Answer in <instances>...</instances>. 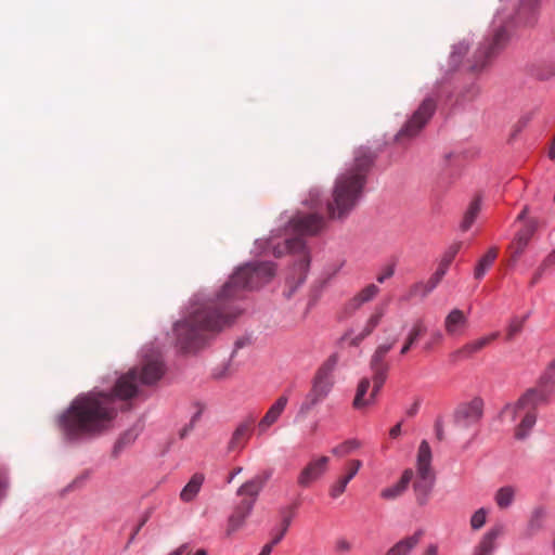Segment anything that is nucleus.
Wrapping results in <instances>:
<instances>
[{"instance_id":"f257e3e1","label":"nucleus","mask_w":555,"mask_h":555,"mask_svg":"<svg viewBox=\"0 0 555 555\" xmlns=\"http://www.w3.org/2000/svg\"><path fill=\"white\" fill-rule=\"evenodd\" d=\"M140 366L120 375L112 392L92 390L77 396L57 418V425L68 441L101 434L111 427L118 412L117 400L137 396L139 385H154L164 375V362L158 353L144 354Z\"/></svg>"},{"instance_id":"f03ea898","label":"nucleus","mask_w":555,"mask_h":555,"mask_svg":"<svg viewBox=\"0 0 555 555\" xmlns=\"http://www.w3.org/2000/svg\"><path fill=\"white\" fill-rule=\"evenodd\" d=\"M275 273L272 261H255L238 267L214 298L194 296L184 320L175 324L177 343L184 351H195L204 343V332H219L230 325L241 313L232 300L245 291H251L268 283Z\"/></svg>"},{"instance_id":"7ed1b4c3","label":"nucleus","mask_w":555,"mask_h":555,"mask_svg":"<svg viewBox=\"0 0 555 555\" xmlns=\"http://www.w3.org/2000/svg\"><path fill=\"white\" fill-rule=\"evenodd\" d=\"M375 157L367 146H360L352 160L336 177L332 201L327 203L332 219L346 218L361 202Z\"/></svg>"},{"instance_id":"20e7f679","label":"nucleus","mask_w":555,"mask_h":555,"mask_svg":"<svg viewBox=\"0 0 555 555\" xmlns=\"http://www.w3.org/2000/svg\"><path fill=\"white\" fill-rule=\"evenodd\" d=\"M324 227V218L318 214H297L295 215L287 224V231L294 233L296 236L286 238L283 246H272V254L275 257H281L284 254H297L299 260L295 264V269L298 270L299 274L302 275L299 279V283H302L306 279V274L310 266V257L307 250L306 243L302 238L304 235H314L319 233Z\"/></svg>"},{"instance_id":"39448f33","label":"nucleus","mask_w":555,"mask_h":555,"mask_svg":"<svg viewBox=\"0 0 555 555\" xmlns=\"http://www.w3.org/2000/svg\"><path fill=\"white\" fill-rule=\"evenodd\" d=\"M339 357L337 353H332L317 370L311 389L306 395L299 412L301 414L308 413L315 405L324 401L331 393L335 384V370L338 365Z\"/></svg>"},{"instance_id":"423d86ee","label":"nucleus","mask_w":555,"mask_h":555,"mask_svg":"<svg viewBox=\"0 0 555 555\" xmlns=\"http://www.w3.org/2000/svg\"><path fill=\"white\" fill-rule=\"evenodd\" d=\"M534 391H526L516 402L506 404L501 416L509 422L520 418L515 429V438L526 439L537 422V408L541 404L534 401Z\"/></svg>"},{"instance_id":"0eeeda50","label":"nucleus","mask_w":555,"mask_h":555,"mask_svg":"<svg viewBox=\"0 0 555 555\" xmlns=\"http://www.w3.org/2000/svg\"><path fill=\"white\" fill-rule=\"evenodd\" d=\"M498 18L499 16L493 22L494 29L492 35L479 44L469 60V69L474 73H479L487 68L508 43L509 34L503 21H498Z\"/></svg>"},{"instance_id":"6e6552de","label":"nucleus","mask_w":555,"mask_h":555,"mask_svg":"<svg viewBox=\"0 0 555 555\" xmlns=\"http://www.w3.org/2000/svg\"><path fill=\"white\" fill-rule=\"evenodd\" d=\"M431 449L426 440L418 447L416 459V478L413 483L416 501L425 505L429 499L435 485V473L431 469Z\"/></svg>"},{"instance_id":"1a4fd4ad","label":"nucleus","mask_w":555,"mask_h":555,"mask_svg":"<svg viewBox=\"0 0 555 555\" xmlns=\"http://www.w3.org/2000/svg\"><path fill=\"white\" fill-rule=\"evenodd\" d=\"M436 101L433 98H426L420 104L418 108L408 119L401 128L396 139L399 137H415L426 126L436 111Z\"/></svg>"},{"instance_id":"9d476101","label":"nucleus","mask_w":555,"mask_h":555,"mask_svg":"<svg viewBox=\"0 0 555 555\" xmlns=\"http://www.w3.org/2000/svg\"><path fill=\"white\" fill-rule=\"evenodd\" d=\"M395 344L396 338L391 339L386 344H380L379 346H377L371 358L370 367L373 372L372 382L375 384V392L380 391L382 387L384 386L387 379L389 365L388 363L385 362V358L388 354V352L392 349Z\"/></svg>"},{"instance_id":"9b49d317","label":"nucleus","mask_w":555,"mask_h":555,"mask_svg":"<svg viewBox=\"0 0 555 555\" xmlns=\"http://www.w3.org/2000/svg\"><path fill=\"white\" fill-rule=\"evenodd\" d=\"M328 464L330 457L325 455L311 459L298 474V486L301 488L311 487L327 472Z\"/></svg>"},{"instance_id":"f8f14e48","label":"nucleus","mask_w":555,"mask_h":555,"mask_svg":"<svg viewBox=\"0 0 555 555\" xmlns=\"http://www.w3.org/2000/svg\"><path fill=\"white\" fill-rule=\"evenodd\" d=\"M540 14V0H519L513 16L517 26L532 27L538 22Z\"/></svg>"},{"instance_id":"ddd939ff","label":"nucleus","mask_w":555,"mask_h":555,"mask_svg":"<svg viewBox=\"0 0 555 555\" xmlns=\"http://www.w3.org/2000/svg\"><path fill=\"white\" fill-rule=\"evenodd\" d=\"M483 402L479 398L460 406L455 413V421L462 427L476 424L482 416Z\"/></svg>"},{"instance_id":"4468645a","label":"nucleus","mask_w":555,"mask_h":555,"mask_svg":"<svg viewBox=\"0 0 555 555\" xmlns=\"http://www.w3.org/2000/svg\"><path fill=\"white\" fill-rule=\"evenodd\" d=\"M289 393L291 389H286L284 393L281 395L270 406L266 415L258 423L259 434L266 433L274 423L278 422L288 403Z\"/></svg>"},{"instance_id":"2eb2a0df","label":"nucleus","mask_w":555,"mask_h":555,"mask_svg":"<svg viewBox=\"0 0 555 555\" xmlns=\"http://www.w3.org/2000/svg\"><path fill=\"white\" fill-rule=\"evenodd\" d=\"M468 317L459 308L452 309L444 318L443 326L451 337L463 336L468 327Z\"/></svg>"},{"instance_id":"dca6fc26","label":"nucleus","mask_w":555,"mask_h":555,"mask_svg":"<svg viewBox=\"0 0 555 555\" xmlns=\"http://www.w3.org/2000/svg\"><path fill=\"white\" fill-rule=\"evenodd\" d=\"M537 222L533 219H528L525 221L522 228L518 230L514 241L511 244L513 260H517L521 256L531 237L533 236Z\"/></svg>"},{"instance_id":"f3484780","label":"nucleus","mask_w":555,"mask_h":555,"mask_svg":"<svg viewBox=\"0 0 555 555\" xmlns=\"http://www.w3.org/2000/svg\"><path fill=\"white\" fill-rule=\"evenodd\" d=\"M555 390V372L546 367L544 373L540 376L538 385L534 388H530L527 391H534V401L543 404L546 403L551 395Z\"/></svg>"},{"instance_id":"a211bd4d","label":"nucleus","mask_w":555,"mask_h":555,"mask_svg":"<svg viewBox=\"0 0 555 555\" xmlns=\"http://www.w3.org/2000/svg\"><path fill=\"white\" fill-rule=\"evenodd\" d=\"M254 423L255 417L250 415L237 425L228 444L229 452L240 451L244 448L250 437Z\"/></svg>"},{"instance_id":"6ab92c4d","label":"nucleus","mask_w":555,"mask_h":555,"mask_svg":"<svg viewBox=\"0 0 555 555\" xmlns=\"http://www.w3.org/2000/svg\"><path fill=\"white\" fill-rule=\"evenodd\" d=\"M499 335V332H493L486 336L470 340L454 351L453 357L461 360L472 358L475 353L481 351L485 347L495 340Z\"/></svg>"},{"instance_id":"aec40b11","label":"nucleus","mask_w":555,"mask_h":555,"mask_svg":"<svg viewBox=\"0 0 555 555\" xmlns=\"http://www.w3.org/2000/svg\"><path fill=\"white\" fill-rule=\"evenodd\" d=\"M504 526L495 525L491 527L481 538L474 550V555H493L496 548V540L503 533Z\"/></svg>"},{"instance_id":"412c9836","label":"nucleus","mask_w":555,"mask_h":555,"mask_svg":"<svg viewBox=\"0 0 555 555\" xmlns=\"http://www.w3.org/2000/svg\"><path fill=\"white\" fill-rule=\"evenodd\" d=\"M361 467H362V462L360 460H351L348 463V472L344 476H340L335 482L332 483L331 489H330V495L333 499L339 498L345 492L348 483L359 473Z\"/></svg>"},{"instance_id":"4be33fe9","label":"nucleus","mask_w":555,"mask_h":555,"mask_svg":"<svg viewBox=\"0 0 555 555\" xmlns=\"http://www.w3.org/2000/svg\"><path fill=\"white\" fill-rule=\"evenodd\" d=\"M370 386H371V380L366 377L362 378L359 382L358 387H357V392H356V396L353 399V406L356 409L369 406L376 402V398H377V395L379 393V391L375 392V384L373 383V388H372L370 395L366 396L367 391L370 389Z\"/></svg>"},{"instance_id":"5701e85b","label":"nucleus","mask_w":555,"mask_h":555,"mask_svg":"<svg viewBox=\"0 0 555 555\" xmlns=\"http://www.w3.org/2000/svg\"><path fill=\"white\" fill-rule=\"evenodd\" d=\"M448 268L442 266L441 263L438 264L437 270L435 273L428 279L427 282H418L413 285L411 293L413 295H420L422 297L427 296L429 293H431L440 283L442 278L447 274Z\"/></svg>"},{"instance_id":"b1692460","label":"nucleus","mask_w":555,"mask_h":555,"mask_svg":"<svg viewBox=\"0 0 555 555\" xmlns=\"http://www.w3.org/2000/svg\"><path fill=\"white\" fill-rule=\"evenodd\" d=\"M254 508V501H242L233 511L228 520V534L233 533L241 528L245 519Z\"/></svg>"},{"instance_id":"393cba45","label":"nucleus","mask_w":555,"mask_h":555,"mask_svg":"<svg viewBox=\"0 0 555 555\" xmlns=\"http://www.w3.org/2000/svg\"><path fill=\"white\" fill-rule=\"evenodd\" d=\"M413 477V470L410 468L405 469L397 483L389 486L380 491V498L387 501L399 498L408 489Z\"/></svg>"},{"instance_id":"a878e982","label":"nucleus","mask_w":555,"mask_h":555,"mask_svg":"<svg viewBox=\"0 0 555 555\" xmlns=\"http://www.w3.org/2000/svg\"><path fill=\"white\" fill-rule=\"evenodd\" d=\"M424 532L415 531L412 535L398 541L385 555H410L413 548L420 543Z\"/></svg>"},{"instance_id":"bb28decb","label":"nucleus","mask_w":555,"mask_h":555,"mask_svg":"<svg viewBox=\"0 0 555 555\" xmlns=\"http://www.w3.org/2000/svg\"><path fill=\"white\" fill-rule=\"evenodd\" d=\"M269 477H270V475H268L266 477L256 476V477L251 478L250 480L246 481L237 489V492H236L237 495L248 496V498H250L248 501L255 502L257 496L263 489Z\"/></svg>"},{"instance_id":"cd10ccee","label":"nucleus","mask_w":555,"mask_h":555,"mask_svg":"<svg viewBox=\"0 0 555 555\" xmlns=\"http://www.w3.org/2000/svg\"><path fill=\"white\" fill-rule=\"evenodd\" d=\"M379 293V287L375 284H369L357 293L348 302L347 307L349 310L354 311L362 305L373 300Z\"/></svg>"},{"instance_id":"c85d7f7f","label":"nucleus","mask_w":555,"mask_h":555,"mask_svg":"<svg viewBox=\"0 0 555 555\" xmlns=\"http://www.w3.org/2000/svg\"><path fill=\"white\" fill-rule=\"evenodd\" d=\"M205 481V475L203 473H195L189 482L183 487L180 492V499L183 502L193 501Z\"/></svg>"},{"instance_id":"c756f323","label":"nucleus","mask_w":555,"mask_h":555,"mask_svg":"<svg viewBox=\"0 0 555 555\" xmlns=\"http://www.w3.org/2000/svg\"><path fill=\"white\" fill-rule=\"evenodd\" d=\"M480 210H481V198L480 197H475L470 202L467 210L464 214L463 220H462V222L460 224V228H461L462 231L465 232V231L470 229V227L473 225V223L477 219Z\"/></svg>"},{"instance_id":"7c9ffc66","label":"nucleus","mask_w":555,"mask_h":555,"mask_svg":"<svg viewBox=\"0 0 555 555\" xmlns=\"http://www.w3.org/2000/svg\"><path fill=\"white\" fill-rule=\"evenodd\" d=\"M387 302H382L375 306L373 312L367 318L365 324L363 325V328L365 330L364 334H372L373 331L378 326L382 319L385 317L387 312Z\"/></svg>"},{"instance_id":"2f4dec72","label":"nucleus","mask_w":555,"mask_h":555,"mask_svg":"<svg viewBox=\"0 0 555 555\" xmlns=\"http://www.w3.org/2000/svg\"><path fill=\"white\" fill-rule=\"evenodd\" d=\"M498 253L495 248H490L477 262L474 271V276L477 280L482 279L487 271L491 268L496 259Z\"/></svg>"},{"instance_id":"473e14b6","label":"nucleus","mask_w":555,"mask_h":555,"mask_svg":"<svg viewBox=\"0 0 555 555\" xmlns=\"http://www.w3.org/2000/svg\"><path fill=\"white\" fill-rule=\"evenodd\" d=\"M365 330L362 327L360 331L350 328L340 337L341 345L358 347L370 334H364Z\"/></svg>"},{"instance_id":"72a5a7b5","label":"nucleus","mask_w":555,"mask_h":555,"mask_svg":"<svg viewBox=\"0 0 555 555\" xmlns=\"http://www.w3.org/2000/svg\"><path fill=\"white\" fill-rule=\"evenodd\" d=\"M362 446L361 441L358 440V439H348L339 444H337L336 447H334L332 449V453L336 456H346L350 453H352L353 451L360 449Z\"/></svg>"},{"instance_id":"f704fd0d","label":"nucleus","mask_w":555,"mask_h":555,"mask_svg":"<svg viewBox=\"0 0 555 555\" xmlns=\"http://www.w3.org/2000/svg\"><path fill=\"white\" fill-rule=\"evenodd\" d=\"M514 490L511 487H503L495 493V502L501 508H507L514 501Z\"/></svg>"},{"instance_id":"c9c22d12","label":"nucleus","mask_w":555,"mask_h":555,"mask_svg":"<svg viewBox=\"0 0 555 555\" xmlns=\"http://www.w3.org/2000/svg\"><path fill=\"white\" fill-rule=\"evenodd\" d=\"M461 248L462 242H453L451 245L448 246V248L443 253L439 263L449 269L451 262L454 260Z\"/></svg>"},{"instance_id":"e433bc0d","label":"nucleus","mask_w":555,"mask_h":555,"mask_svg":"<svg viewBox=\"0 0 555 555\" xmlns=\"http://www.w3.org/2000/svg\"><path fill=\"white\" fill-rule=\"evenodd\" d=\"M469 46L468 41L463 40L453 47L450 57L454 65H459L462 62L463 57L468 53Z\"/></svg>"},{"instance_id":"4c0bfd02","label":"nucleus","mask_w":555,"mask_h":555,"mask_svg":"<svg viewBox=\"0 0 555 555\" xmlns=\"http://www.w3.org/2000/svg\"><path fill=\"white\" fill-rule=\"evenodd\" d=\"M531 74L540 80L550 79L555 76V62H551L544 66H537L532 68Z\"/></svg>"},{"instance_id":"58836bf2","label":"nucleus","mask_w":555,"mask_h":555,"mask_svg":"<svg viewBox=\"0 0 555 555\" xmlns=\"http://www.w3.org/2000/svg\"><path fill=\"white\" fill-rule=\"evenodd\" d=\"M137 438V435L133 431H127L120 436V438L116 441L113 454L118 456L119 453L128 446H130Z\"/></svg>"},{"instance_id":"ea45409f","label":"nucleus","mask_w":555,"mask_h":555,"mask_svg":"<svg viewBox=\"0 0 555 555\" xmlns=\"http://www.w3.org/2000/svg\"><path fill=\"white\" fill-rule=\"evenodd\" d=\"M488 511L485 507L477 509L470 517V527L474 530L481 529L487 521Z\"/></svg>"},{"instance_id":"a19ab883","label":"nucleus","mask_w":555,"mask_h":555,"mask_svg":"<svg viewBox=\"0 0 555 555\" xmlns=\"http://www.w3.org/2000/svg\"><path fill=\"white\" fill-rule=\"evenodd\" d=\"M526 318L515 317L507 326V340H512L524 327Z\"/></svg>"},{"instance_id":"79ce46f5","label":"nucleus","mask_w":555,"mask_h":555,"mask_svg":"<svg viewBox=\"0 0 555 555\" xmlns=\"http://www.w3.org/2000/svg\"><path fill=\"white\" fill-rule=\"evenodd\" d=\"M425 332L426 326L424 325V322L422 320H417L412 325L406 338L410 339V344H415Z\"/></svg>"},{"instance_id":"37998d69","label":"nucleus","mask_w":555,"mask_h":555,"mask_svg":"<svg viewBox=\"0 0 555 555\" xmlns=\"http://www.w3.org/2000/svg\"><path fill=\"white\" fill-rule=\"evenodd\" d=\"M351 548L352 544L346 538H339L335 542V551L339 554L348 553Z\"/></svg>"},{"instance_id":"c03bdc74","label":"nucleus","mask_w":555,"mask_h":555,"mask_svg":"<svg viewBox=\"0 0 555 555\" xmlns=\"http://www.w3.org/2000/svg\"><path fill=\"white\" fill-rule=\"evenodd\" d=\"M396 266L393 263L387 264L382 273H379L376 278L378 283H384L387 279L391 278L395 274Z\"/></svg>"},{"instance_id":"a18cd8bd","label":"nucleus","mask_w":555,"mask_h":555,"mask_svg":"<svg viewBox=\"0 0 555 555\" xmlns=\"http://www.w3.org/2000/svg\"><path fill=\"white\" fill-rule=\"evenodd\" d=\"M8 486H9V482H8L7 474L3 469L0 468V496H3L5 494Z\"/></svg>"},{"instance_id":"49530a36","label":"nucleus","mask_w":555,"mask_h":555,"mask_svg":"<svg viewBox=\"0 0 555 555\" xmlns=\"http://www.w3.org/2000/svg\"><path fill=\"white\" fill-rule=\"evenodd\" d=\"M529 120H530L529 116H522L515 125L516 129L513 134L516 135L518 133V131L520 130V128H524L528 125Z\"/></svg>"},{"instance_id":"de8ad7c7","label":"nucleus","mask_w":555,"mask_h":555,"mask_svg":"<svg viewBox=\"0 0 555 555\" xmlns=\"http://www.w3.org/2000/svg\"><path fill=\"white\" fill-rule=\"evenodd\" d=\"M435 430H436V436L439 440H442L443 439V425H442V422L440 420H437L436 423H435Z\"/></svg>"},{"instance_id":"09e8293b","label":"nucleus","mask_w":555,"mask_h":555,"mask_svg":"<svg viewBox=\"0 0 555 555\" xmlns=\"http://www.w3.org/2000/svg\"><path fill=\"white\" fill-rule=\"evenodd\" d=\"M309 202L312 206L317 207L318 205V201H319V197H320V192L318 190H311L310 193H309Z\"/></svg>"},{"instance_id":"8fccbe9b","label":"nucleus","mask_w":555,"mask_h":555,"mask_svg":"<svg viewBox=\"0 0 555 555\" xmlns=\"http://www.w3.org/2000/svg\"><path fill=\"white\" fill-rule=\"evenodd\" d=\"M400 434H401V423H398L390 429L389 435L391 438H397Z\"/></svg>"},{"instance_id":"3c124183","label":"nucleus","mask_w":555,"mask_h":555,"mask_svg":"<svg viewBox=\"0 0 555 555\" xmlns=\"http://www.w3.org/2000/svg\"><path fill=\"white\" fill-rule=\"evenodd\" d=\"M242 470H243V468H242V467H236V468H234V469L231 472V474L229 475V477H228V479H227V482H228V483H231V482L233 481V479H234L238 474H241V473H242Z\"/></svg>"},{"instance_id":"603ef678","label":"nucleus","mask_w":555,"mask_h":555,"mask_svg":"<svg viewBox=\"0 0 555 555\" xmlns=\"http://www.w3.org/2000/svg\"><path fill=\"white\" fill-rule=\"evenodd\" d=\"M273 546L274 545L271 542L267 543L266 545H263V547L261 548V551L258 555H270Z\"/></svg>"},{"instance_id":"864d4df0","label":"nucleus","mask_w":555,"mask_h":555,"mask_svg":"<svg viewBox=\"0 0 555 555\" xmlns=\"http://www.w3.org/2000/svg\"><path fill=\"white\" fill-rule=\"evenodd\" d=\"M413 345L414 344H410V339L406 338L404 345L402 346V348L400 350V354L401 356L406 354Z\"/></svg>"},{"instance_id":"5fc2aeb1","label":"nucleus","mask_w":555,"mask_h":555,"mask_svg":"<svg viewBox=\"0 0 555 555\" xmlns=\"http://www.w3.org/2000/svg\"><path fill=\"white\" fill-rule=\"evenodd\" d=\"M544 516V512L542 509H537L533 514L532 520L530 525L533 527L534 521L541 519Z\"/></svg>"},{"instance_id":"6e6d98bb","label":"nucleus","mask_w":555,"mask_h":555,"mask_svg":"<svg viewBox=\"0 0 555 555\" xmlns=\"http://www.w3.org/2000/svg\"><path fill=\"white\" fill-rule=\"evenodd\" d=\"M438 546L436 544H429L426 548V555H437Z\"/></svg>"},{"instance_id":"4d7b16f0","label":"nucleus","mask_w":555,"mask_h":555,"mask_svg":"<svg viewBox=\"0 0 555 555\" xmlns=\"http://www.w3.org/2000/svg\"><path fill=\"white\" fill-rule=\"evenodd\" d=\"M284 535H285V532H283L282 530H280V532H279V533H276V534L273 537V539H272L271 543H272L273 545H275V544L280 543V542L282 541V539L284 538Z\"/></svg>"},{"instance_id":"13d9d810","label":"nucleus","mask_w":555,"mask_h":555,"mask_svg":"<svg viewBox=\"0 0 555 555\" xmlns=\"http://www.w3.org/2000/svg\"><path fill=\"white\" fill-rule=\"evenodd\" d=\"M186 547V544H182L181 546L172 551L169 555H182L185 552Z\"/></svg>"},{"instance_id":"bf43d9fd","label":"nucleus","mask_w":555,"mask_h":555,"mask_svg":"<svg viewBox=\"0 0 555 555\" xmlns=\"http://www.w3.org/2000/svg\"><path fill=\"white\" fill-rule=\"evenodd\" d=\"M431 337H433V343H440L443 338V335L441 332L436 331L433 333Z\"/></svg>"},{"instance_id":"052dcab7","label":"nucleus","mask_w":555,"mask_h":555,"mask_svg":"<svg viewBox=\"0 0 555 555\" xmlns=\"http://www.w3.org/2000/svg\"><path fill=\"white\" fill-rule=\"evenodd\" d=\"M289 525H291V517H285L283 519V521H282V529L281 530L286 533L287 530H288Z\"/></svg>"},{"instance_id":"680f3d73","label":"nucleus","mask_w":555,"mask_h":555,"mask_svg":"<svg viewBox=\"0 0 555 555\" xmlns=\"http://www.w3.org/2000/svg\"><path fill=\"white\" fill-rule=\"evenodd\" d=\"M547 154L551 159H555V141H552Z\"/></svg>"},{"instance_id":"e2e57ef3","label":"nucleus","mask_w":555,"mask_h":555,"mask_svg":"<svg viewBox=\"0 0 555 555\" xmlns=\"http://www.w3.org/2000/svg\"><path fill=\"white\" fill-rule=\"evenodd\" d=\"M528 211H529L528 207H525V208L520 211V214L518 215L517 220H519V221L525 220V219H526V217H527Z\"/></svg>"},{"instance_id":"0e129e2a","label":"nucleus","mask_w":555,"mask_h":555,"mask_svg":"<svg viewBox=\"0 0 555 555\" xmlns=\"http://www.w3.org/2000/svg\"><path fill=\"white\" fill-rule=\"evenodd\" d=\"M546 262H548V263H555V250H554L552 254H550V255L547 256V258H546Z\"/></svg>"},{"instance_id":"69168bd1","label":"nucleus","mask_w":555,"mask_h":555,"mask_svg":"<svg viewBox=\"0 0 555 555\" xmlns=\"http://www.w3.org/2000/svg\"><path fill=\"white\" fill-rule=\"evenodd\" d=\"M214 376H215L216 378H222L223 376H225V372H223V371H222V372H220V373H217V372H216V373H214Z\"/></svg>"},{"instance_id":"338daca9","label":"nucleus","mask_w":555,"mask_h":555,"mask_svg":"<svg viewBox=\"0 0 555 555\" xmlns=\"http://www.w3.org/2000/svg\"><path fill=\"white\" fill-rule=\"evenodd\" d=\"M547 367L555 372V359L548 364Z\"/></svg>"},{"instance_id":"774afa93","label":"nucleus","mask_w":555,"mask_h":555,"mask_svg":"<svg viewBox=\"0 0 555 555\" xmlns=\"http://www.w3.org/2000/svg\"><path fill=\"white\" fill-rule=\"evenodd\" d=\"M194 555H207L205 550H198Z\"/></svg>"}]
</instances>
